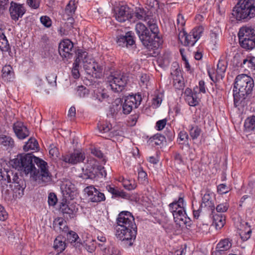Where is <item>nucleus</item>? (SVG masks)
I'll return each instance as SVG.
<instances>
[{
	"mask_svg": "<svg viewBox=\"0 0 255 255\" xmlns=\"http://www.w3.org/2000/svg\"><path fill=\"white\" fill-rule=\"evenodd\" d=\"M9 163L13 168L25 175L29 174L35 181L47 183L52 180L47 162L31 153L19 154L10 160Z\"/></svg>",
	"mask_w": 255,
	"mask_h": 255,
	"instance_id": "1",
	"label": "nucleus"
},
{
	"mask_svg": "<svg viewBox=\"0 0 255 255\" xmlns=\"http://www.w3.org/2000/svg\"><path fill=\"white\" fill-rule=\"evenodd\" d=\"M115 226V235L119 240L126 242L128 246H132L137 234V227L134 218L128 211L120 212L117 218Z\"/></svg>",
	"mask_w": 255,
	"mask_h": 255,
	"instance_id": "2",
	"label": "nucleus"
},
{
	"mask_svg": "<svg viewBox=\"0 0 255 255\" xmlns=\"http://www.w3.org/2000/svg\"><path fill=\"white\" fill-rule=\"evenodd\" d=\"M147 27L141 22L135 25V31L143 45L149 49H157L161 46L163 40L156 21L150 18L147 21Z\"/></svg>",
	"mask_w": 255,
	"mask_h": 255,
	"instance_id": "3",
	"label": "nucleus"
},
{
	"mask_svg": "<svg viewBox=\"0 0 255 255\" xmlns=\"http://www.w3.org/2000/svg\"><path fill=\"white\" fill-rule=\"evenodd\" d=\"M128 77L120 71L111 72L107 77V82L109 83L111 89L115 92H122L127 84Z\"/></svg>",
	"mask_w": 255,
	"mask_h": 255,
	"instance_id": "4",
	"label": "nucleus"
},
{
	"mask_svg": "<svg viewBox=\"0 0 255 255\" xmlns=\"http://www.w3.org/2000/svg\"><path fill=\"white\" fill-rule=\"evenodd\" d=\"M142 101L141 96L139 94L129 95L127 96L123 105V112L124 114H129L133 108H137Z\"/></svg>",
	"mask_w": 255,
	"mask_h": 255,
	"instance_id": "5",
	"label": "nucleus"
},
{
	"mask_svg": "<svg viewBox=\"0 0 255 255\" xmlns=\"http://www.w3.org/2000/svg\"><path fill=\"white\" fill-rule=\"evenodd\" d=\"M73 42L69 39L62 40L59 44L58 51L63 58L67 60L71 58L75 53Z\"/></svg>",
	"mask_w": 255,
	"mask_h": 255,
	"instance_id": "6",
	"label": "nucleus"
},
{
	"mask_svg": "<svg viewBox=\"0 0 255 255\" xmlns=\"http://www.w3.org/2000/svg\"><path fill=\"white\" fill-rule=\"evenodd\" d=\"M254 86L253 79L246 74H240V93L244 96L250 94Z\"/></svg>",
	"mask_w": 255,
	"mask_h": 255,
	"instance_id": "7",
	"label": "nucleus"
},
{
	"mask_svg": "<svg viewBox=\"0 0 255 255\" xmlns=\"http://www.w3.org/2000/svg\"><path fill=\"white\" fill-rule=\"evenodd\" d=\"M202 32V27L195 28L189 34L183 31L182 37L185 38V45L193 46L197 40L200 38Z\"/></svg>",
	"mask_w": 255,
	"mask_h": 255,
	"instance_id": "8",
	"label": "nucleus"
},
{
	"mask_svg": "<svg viewBox=\"0 0 255 255\" xmlns=\"http://www.w3.org/2000/svg\"><path fill=\"white\" fill-rule=\"evenodd\" d=\"M84 191L87 194L89 199L92 202H100L106 199L104 194L92 185L86 187Z\"/></svg>",
	"mask_w": 255,
	"mask_h": 255,
	"instance_id": "9",
	"label": "nucleus"
},
{
	"mask_svg": "<svg viewBox=\"0 0 255 255\" xmlns=\"http://www.w3.org/2000/svg\"><path fill=\"white\" fill-rule=\"evenodd\" d=\"M117 42L118 44L122 47L127 48L132 46L135 44L132 32L128 31L125 34H121L117 37Z\"/></svg>",
	"mask_w": 255,
	"mask_h": 255,
	"instance_id": "10",
	"label": "nucleus"
},
{
	"mask_svg": "<svg viewBox=\"0 0 255 255\" xmlns=\"http://www.w3.org/2000/svg\"><path fill=\"white\" fill-rule=\"evenodd\" d=\"M68 201H62L60 203V210L63 213L64 217L67 220L71 219L76 217L78 209L72 205L69 206L67 204Z\"/></svg>",
	"mask_w": 255,
	"mask_h": 255,
	"instance_id": "11",
	"label": "nucleus"
},
{
	"mask_svg": "<svg viewBox=\"0 0 255 255\" xmlns=\"http://www.w3.org/2000/svg\"><path fill=\"white\" fill-rule=\"evenodd\" d=\"M9 11L11 19L17 21L19 17H21L24 14L25 9L22 4L11 1Z\"/></svg>",
	"mask_w": 255,
	"mask_h": 255,
	"instance_id": "12",
	"label": "nucleus"
},
{
	"mask_svg": "<svg viewBox=\"0 0 255 255\" xmlns=\"http://www.w3.org/2000/svg\"><path fill=\"white\" fill-rule=\"evenodd\" d=\"M85 155L82 152L75 151L73 153L62 155V160L66 162L72 164L82 162L85 159Z\"/></svg>",
	"mask_w": 255,
	"mask_h": 255,
	"instance_id": "13",
	"label": "nucleus"
},
{
	"mask_svg": "<svg viewBox=\"0 0 255 255\" xmlns=\"http://www.w3.org/2000/svg\"><path fill=\"white\" fill-rule=\"evenodd\" d=\"M232 247V243L229 239L221 240L217 245L215 251L213 253V255H222L229 250Z\"/></svg>",
	"mask_w": 255,
	"mask_h": 255,
	"instance_id": "14",
	"label": "nucleus"
},
{
	"mask_svg": "<svg viewBox=\"0 0 255 255\" xmlns=\"http://www.w3.org/2000/svg\"><path fill=\"white\" fill-rule=\"evenodd\" d=\"M13 130L18 138L23 139L29 135V131L23 123L17 122L13 125Z\"/></svg>",
	"mask_w": 255,
	"mask_h": 255,
	"instance_id": "15",
	"label": "nucleus"
},
{
	"mask_svg": "<svg viewBox=\"0 0 255 255\" xmlns=\"http://www.w3.org/2000/svg\"><path fill=\"white\" fill-rule=\"evenodd\" d=\"M63 199L62 201L72 200L76 195V192L74 185L71 183L66 184L64 188L62 189Z\"/></svg>",
	"mask_w": 255,
	"mask_h": 255,
	"instance_id": "16",
	"label": "nucleus"
},
{
	"mask_svg": "<svg viewBox=\"0 0 255 255\" xmlns=\"http://www.w3.org/2000/svg\"><path fill=\"white\" fill-rule=\"evenodd\" d=\"M116 19L121 22L126 21L131 18L132 16L129 13V9L128 7L122 5L119 8L118 12L115 15Z\"/></svg>",
	"mask_w": 255,
	"mask_h": 255,
	"instance_id": "17",
	"label": "nucleus"
},
{
	"mask_svg": "<svg viewBox=\"0 0 255 255\" xmlns=\"http://www.w3.org/2000/svg\"><path fill=\"white\" fill-rule=\"evenodd\" d=\"M15 143L13 139L10 136L0 135V147L5 150H10L14 146Z\"/></svg>",
	"mask_w": 255,
	"mask_h": 255,
	"instance_id": "18",
	"label": "nucleus"
},
{
	"mask_svg": "<svg viewBox=\"0 0 255 255\" xmlns=\"http://www.w3.org/2000/svg\"><path fill=\"white\" fill-rule=\"evenodd\" d=\"M255 16V6L240 8V21L247 22Z\"/></svg>",
	"mask_w": 255,
	"mask_h": 255,
	"instance_id": "19",
	"label": "nucleus"
},
{
	"mask_svg": "<svg viewBox=\"0 0 255 255\" xmlns=\"http://www.w3.org/2000/svg\"><path fill=\"white\" fill-rule=\"evenodd\" d=\"M8 167L5 161H0V177H1V180L7 181L9 183L11 182L10 175H12L13 173L8 170Z\"/></svg>",
	"mask_w": 255,
	"mask_h": 255,
	"instance_id": "20",
	"label": "nucleus"
},
{
	"mask_svg": "<svg viewBox=\"0 0 255 255\" xmlns=\"http://www.w3.org/2000/svg\"><path fill=\"white\" fill-rule=\"evenodd\" d=\"M239 48L235 46H232L230 51V55L233 56V58L231 60L232 65L234 68V71H238L239 64Z\"/></svg>",
	"mask_w": 255,
	"mask_h": 255,
	"instance_id": "21",
	"label": "nucleus"
},
{
	"mask_svg": "<svg viewBox=\"0 0 255 255\" xmlns=\"http://www.w3.org/2000/svg\"><path fill=\"white\" fill-rule=\"evenodd\" d=\"M252 230L248 223L240 224V238L243 241L248 240L251 237Z\"/></svg>",
	"mask_w": 255,
	"mask_h": 255,
	"instance_id": "22",
	"label": "nucleus"
},
{
	"mask_svg": "<svg viewBox=\"0 0 255 255\" xmlns=\"http://www.w3.org/2000/svg\"><path fill=\"white\" fill-rule=\"evenodd\" d=\"M86 69L91 70L90 72H88L89 74H92L94 77L99 78L102 76L103 68L97 63L90 64Z\"/></svg>",
	"mask_w": 255,
	"mask_h": 255,
	"instance_id": "23",
	"label": "nucleus"
},
{
	"mask_svg": "<svg viewBox=\"0 0 255 255\" xmlns=\"http://www.w3.org/2000/svg\"><path fill=\"white\" fill-rule=\"evenodd\" d=\"M239 21V0H238L236 5L233 7L231 13L229 15V22L233 25H236Z\"/></svg>",
	"mask_w": 255,
	"mask_h": 255,
	"instance_id": "24",
	"label": "nucleus"
},
{
	"mask_svg": "<svg viewBox=\"0 0 255 255\" xmlns=\"http://www.w3.org/2000/svg\"><path fill=\"white\" fill-rule=\"evenodd\" d=\"M53 227L56 231L67 232L68 230L66 222L61 218H58L55 220L53 222Z\"/></svg>",
	"mask_w": 255,
	"mask_h": 255,
	"instance_id": "25",
	"label": "nucleus"
},
{
	"mask_svg": "<svg viewBox=\"0 0 255 255\" xmlns=\"http://www.w3.org/2000/svg\"><path fill=\"white\" fill-rule=\"evenodd\" d=\"M97 169L93 165H87L84 169L83 168V173L81 177L85 179H94L96 177Z\"/></svg>",
	"mask_w": 255,
	"mask_h": 255,
	"instance_id": "26",
	"label": "nucleus"
},
{
	"mask_svg": "<svg viewBox=\"0 0 255 255\" xmlns=\"http://www.w3.org/2000/svg\"><path fill=\"white\" fill-rule=\"evenodd\" d=\"M240 46L247 50L254 49L255 47V35H252L251 38H243L242 42L240 41Z\"/></svg>",
	"mask_w": 255,
	"mask_h": 255,
	"instance_id": "27",
	"label": "nucleus"
},
{
	"mask_svg": "<svg viewBox=\"0 0 255 255\" xmlns=\"http://www.w3.org/2000/svg\"><path fill=\"white\" fill-rule=\"evenodd\" d=\"M67 240L75 248L78 249L80 250H81L82 243L78 241L80 240V239L75 232L73 231L70 232L67 235Z\"/></svg>",
	"mask_w": 255,
	"mask_h": 255,
	"instance_id": "28",
	"label": "nucleus"
},
{
	"mask_svg": "<svg viewBox=\"0 0 255 255\" xmlns=\"http://www.w3.org/2000/svg\"><path fill=\"white\" fill-rule=\"evenodd\" d=\"M201 207H207L212 211L214 210L215 206L214 202L212 200L211 194L209 193V191H207L202 197V203L201 205Z\"/></svg>",
	"mask_w": 255,
	"mask_h": 255,
	"instance_id": "29",
	"label": "nucleus"
},
{
	"mask_svg": "<svg viewBox=\"0 0 255 255\" xmlns=\"http://www.w3.org/2000/svg\"><path fill=\"white\" fill-rule=\"evenodd\" d=\"M227 62L223 60H219L217 64L216 79H222L227 69Z\"/></svg>",
	"mask_w": 255,
	"mask_h": 255,
	"instance_id": "30",
	"label": "nucleus"
},
{
	"mask_svg": "<svg viewBox=\"0 0 255 255\" xmlns=\"http://www.w3.org/2000/svg\"><path fill=\"white\" fill-rule=\"evenodd\" d=\"M172 215L176 222H179V224L183 223L185 224L186 223L187 218L185 216L186 213L183 207L180 208L179 210Z\"/></svg>",
	"mask_w": 255,
	"mask_h": 255,
	"instance_id": "31",
	"label": "nucleus"
},
{
	"mask_svg": "<svg viewBox=\"0 0 255 255\" xmlns=\"http://www.w3.org/2000/svg\"><path fill=\"white\" fill-rule=\"evenodd\" d=\"M53 247L58 252H62L66 247L65 239L61 236L57 237L54 242Z\"/></svg>",
	"mask_w": 255,
	"mask_h": 255,
	"instance_id": "32",
	"label": "nucleus"
},
{
	"mask_svg": "<svg viewBox=\"0 0 255 255\" xmlns=\"http://www.w3.org/2000/svg\"><path fill=\"white\" fill-rule=\"evenodd\" d=\"M255 35V29L252 28L251 26H242L240 28V39L241 37L243 38H251L252 35Z\"/></svg>",
	"mask_w": 255,
	"mask_h": 255,
	"instance_id": "33",
	"label": "nucleus"
},
{
	"mask_svg": "<svg viewBox=\"0 0 255 255\" xmlns=\"http://www.w3.org/2000/svg\"><path fill=\"white\" fill-rule=\"evenodd\" d=\"M183 205V198L182 197H180L177 201H175L169 204V210L173 214L179 210L180 208H182Z\"/></svg>",
	"mask_w": 255,
	"mask_h": 255,
	"instance_id": "34",
	"label": "nucleus"
},
{
	"mask_svg": "<svg viewBox=\"0 0 255 255\" xmlns=\"http://www.w3.org/2000/svg\"><path fill=\"white\" fill-rule=\"evenodd\" d=\"M225 224V217L222 214H216L213 216V225L216 229H221Z\"/></svg>",
	"mask_w": 255,
	"mask_h": 255,
	"instance_id": "35",
	"label": "nucleus"
},
{
	"mask_svg": "<svg viewBox=\"0 0 255 255\" xmlns=\"http://www.w3.org/2000/svg\"><path fill=\"white\" fill-rule=\"evenodd\" d=\"M0 49L2 51L7 52L10 50L9 45L6 37L0 29Z\"/></svg>",
	"mask_w": 255,
	"mask_h": 255,
	"instance_id": "36",
	"label": "nucleus"
},
{
	"mask_svg": "<svg viewBox=\"0 0 255 255\" xmlns=\"http://www.w3.org/2000/svg\"><path fill=\"white\" fill-rule=\"evenodd\" d=\"M239 78V75H237L235 78L234 88L233 90V97H234V105L235 108H237L239 106V91H238V80Z\"/></svg>",
	"mask_w": 255,
	"mask_h": 255,
	"instance_id": "37",
	"label": "nucleus"
},
{
	"mask_svg": "<svg viewBox=\"0 0 255 255\" xmlns=\"http://www.w3.org/2000/svg\"><path fill=\"white\" fill-rule=\"evenodd\" d=\"M1 72L2 78H5L7 80L10 81L13 77V71L12 67L9 65L3 66Z\"/></svg>",
	"mask_w": 255,
	"mask_h": 255,
	"instance_id": "38",
	"label": "nucleus"
},
{
	"mask_svg": "<svg viewBox=\"0 0 255 255\" xmlns=\"http://www.w3.org/2000/svg\"><path fill=\"white\" fill-rule=\"evenodd\" d=\"M244 128L247 131L255 130V116L248 117L245 121Z\"/></svg>",
	"mask_w": 255,
	"mask_h": 255,
	"instance_id": "39",
	"label": "nucleus"
},
{
	"mask_svg": "<svg viewBox=\"0 0 255 255\" xmlns=\"http://www.w3.org/2000/svg\"><path fill=\"white\" fill-rule=\"evenodd\" d=\"M38 148V143L37 140L34 138H30L28 141L23 146V150L25 151L29 149L36 150Z\"/></svg>",
	"mask_w": 255,
	"mask_h": 255,
	"instance_id": "40",
	"label": "nucleus"
},
{
	"mask_svg": "<svg viewBox=\"0 0 255 255\" xmlns=\"http://www.w3.org/2000/svg\"><path fill=\"white\" fill-rule=\"evenodd\" d=\"M83 247L89 253L94 252L97 247V241L95 240H91L90 241H86L82 243L81 248Z\"/></svg>",
	"mask_w": 255,
	"mask_h": 255,
	"instance_id": "41",
	"label": "nucleus"
},
{
	"mask_svg": "<svg viewBox=\"0 0 255 255\" xmlns=\"http://www.w3.org/2000/svg\"><path fill=\"white\" fill-rule=\"evenodd\" d=\"M74 54H75L77 56L74 63H78L79 64L81 62L83 63L87 62L86 58L88 55V53L86 51H83L81 50L78 49L77 51L75 50V53Z\"/></svg>",
	"mask_w": 255,
	"mask_h": 255,
	"instance_id": "42",
	"label": "nucleus"
},
{
	"mask_svg": "<svg viewBox=\"0 0 255 255\" xmlns=\"http://www.w3.org/2000/svg\"><path fill=\"white\" fill-rule=\"evenodd\" d=\"M171 75L172 76L173 80L174 85L175 86L177 83L179 85L178 88H181L182 87L181 80L182 77L181 75L180 70L177 68L173 72H171Z\"/></svg>",
	"mask_w": 255,
	"mask_h": 255,
	"instance_id": "43",
	"label": "nucleus"
},
{
	"mask_svg": "<svg viewBox=\"0 0 255 255\" xmlns=\"http://www.w3.org/2000/svg\"><path fill=\"white\" fill-rule=\"evenodd\" d=\"M134 16L138 19L143 20L145 21H147L150 18V16L146 15L145 11L143 8H140L136 10Z\"/></svg>",
	"mask_w": 255,
	"mask_h": 255,
	"instance_id": "44",
	"label": "nucleus"
},
{
	"mask_svg": "<svg viewBox=\"0 0 255 255\" xmlns=\"http://www.w3.org/2000/svg\"><path fill=\"white\" fill-rule=\"evenodd\" d=\"M201 129L197 126H191L189 129V134L193 139H197L201 133Z\"/></svg>",
	"mask_w": 255,
	"mask_h": 255,
	"instance_id": "45",
	"label": "nucleus"
},
{
	"mask_svg": "<svg viewBox=\"0 0 255 255\" xmlns=\"http://www.w3.org/2000/svg\"><path fill=\"white\" fill-rule=\"evenodd\" d=\"M76 8L75 0H71L66 6L65 12L69 16H72L74 14Z\"/></svg>",
	"mask_w": 255,
	"mask_h": 255,
	"instance_id": "46",
	"label": "nucleus"
},
{
	"mask_svg": "<svg viewBox=\"0 0 255 255\" xmlns=\"http://www.w3.org/2000/svg\"><path fill=\"white\" fill-rule=\"evenodd\" d=\"M34 86L36 88L37 92H41L43 90L46 91L43 82L39 76H36L34 78Z\"/></svg>",
	"mask_w": 255,
	"mask_h": 255,
	"instance_id": "47",
	"label": "nucleus"
},
{
	"mask_svg": "<svg viewBox=\"0 0 255 255\" xmlns=\"http://www.w3.org/2000/svg\"><path fill=\"white\" fill-rule=\"evenodd\" d=\"M94 97L102 102L106 101L109 97V95L104 90H98L95 93Z\"/></svg>",
	"mask_w": 255,
	"mask_h": 255,
	"instance_id": "48",
	"label": "nucleus"
},
{
	"mask_svg": "<svg viewBox=\"0 0 255 255\" xmlns=\"http://www.w3.org/2000/svg\"><path fill=\"white\" fill-rule=\"evenodd\" d=\"M185 100L190 106H196L199 104V101L197 97V93L193 94V95L191 96L186 97Z\"/></svg>",
	"mask_w": 255,
	"mask_h": 255,
	"instance_id": "49",
	"label": "nucleus"
},
{
	"mask_svg": "<svg viewBox=\"0 0 255 255\" xmlns=\"http://www.w3.org/2000/svg\"><path fill=\"white\" fill-rule=\"evenodd\" d=\"M179 139V144L186 143L188 145V140L189 136L187 133L185 131H181L178 134Z\"/></svg>",
	"mask_w": 255,
	"mask_h": 255,
	"instance_id": "50",
	"label": "nucleus"
},
{
	"mask_svg": "<svg viewBox=\"0 0 255 255\" xmlns=\"http://www.w3.org/2000/svg\"><path fill=\"white\" fill-rule=\"evenodd\" d=\"M247 64L249 67L252 69L255 70V57H249L248 58L245 59L243 61V64L241 66Z\"/></svg>",
	"mask_w": 255,
	"mask_h": 255,
	"instance_id": "51",
	"label": "nucleus"
},
{
	"mask_svg": "<svg viewBox=\"0 0 255 255\" xmlns=\"http://www.w3.org/2000/svg\"><path fill=\"white\" fill-rule=\"evenodd\" d=\"M111 127V125L107 123L101 124L98 126L100 132L102 133H106L110 131Z\"/></svg>",
	"mask_w": 255,
	"mask_h": 255,
	"instance_id": "52",
	"label": "nucleus"
},
{
	"mask_svg": "<svg viewBox=\"0 0 255 255\" xmlns=\"http://www.w3.org/2000/svg\"><path fill=\"white\" fill-rule=\"evenodd\" d=\"M205 10H210L214 5L216 0H199Z\"/></svg>",
	"mask_w": 255,
	"mask_h": 255,
	"instance_id": "53",
	"label": "nucleus"
},
{
	"mask_svg": "<svg viewBox=\"0 0 255 255\" xmlns=\"http://www.w3.org/2000/svg\"><path fill=\"white\" fill-rule=\"evenodd\" d=\"M147 176L146 173L141 169L138 172V180L141 184H146L148 182Z\"/></svg>",
	"mask_w": 255,
	"mask_h": 255,
	"instance_id": "54",
	"label": "nucleus"
},
{
	"mask_svg": "<svg viewBox=\"0 0 255 255\" xmlns=\"http://www.w3.org/2000/svg\"><path fill=\"white\" fill-rule=\"evenodd\" d=\"M113 196L115 197H122L125 199H127L129 197L128 194L117 188L115 189V192H114Z\"/></svg>",
	"mask_w": 255,
	"mask_h": 255,
	"instance_id": "55",
	"label": "nucleus"
},
{
	"mask_svg": "<svg viewBox=\"0 0 255 255\" xmlns=\"http://www.w3.org/2000/svg\"><path fill=\"white\" fill-rule=\"evenodd\" d=\"M255 6L254 0H240V8Z\"/></svg>",
	"mask_w": 255,
	"mask_h": 255,
	"instance_id": "56",
	"label": "nucleus"
},
{
	"mask_svg": "<svg viewBox=\"0 0 255 255\" xmlns=\"http://www.w3.org/2000/svg\"><path fill=\"white\" fill-rule=\"evenodd\" d=\"M154 142L156 145H160L164 142H166V139L164 136L160 134H156L153 136Z\"/></svg>",
	"mask_w": 255,
	"mask_h": 255,
	"instance_id": "57",
	"label": "nucleus"
},
{
	"mask_svg": "<svg viewBox=\"0 0 255 255\" xmlns=\"http://www.w3.org/2000/svg\"><path fill=\"white\" fill-rule=\"evenodd\" d=\"M103 255H121L120 251L115 247L108 248Z\"/></svg>",
	"mask_w": 255,
	"mask_h": 255,
	"instance_id": "58",
	"label": "nucleus"
},
{
	"mask_svg": "<svg viewBox=\"0 0 255 255\" xmlns=\"http://www.w3.org/2000/svg\"><path fill=\"white\" fill-rule=\"evenodd\" d=\"M74 66L71 71L72 76L74 79H78L80 77V73L79 71V65L78 63H73Z\"/></svg>",
	"mask_w": 255,
	"mask_h": 255,
	"instance_id": "59",
	"label": "nucleus"
},
{
	"mask_svg": "<svg viewBox=\"0 0 255 255\" xmlns=\"http://www.w3.org/2000/svg\"><path fill=\"white\" fill-rule=\"evenodd\" d=\"M77 93L80 97H85L89 94V90L86 87L81 86L78 87Z\"/></svg>",
	"mask_w": 255,
	"mask_h": 255,
	"instance_id": "60",
	"label": "nucleus"
},
{
	"mask_svg": "<svg viewBox=\"0 0 255 255\" xmlns=\"http://www.w3.org/2000/svg\"><path fill=\"white\" fill-rule=\"evenodd\" d=\"M48 204L50 206H54L57 202V198L56 194L54 193H50L48 195Z\"/></svg>",
	"mask_w": 255,
	"mask_h": 255,
	"instance_id": "61",
	"label": "nucleus"
},
{
	"mask_svg": "<svg viewBox=\"0 0 255 255\" xmlns=\"http://www.w3.org/2000/svg\"><path fill=\"white\" fill-rule=\"evenodd\" d=\"M40 21L46 27H50L51 26V20L47 16H41L40 17Z\"/></svg>",
	"mask_w": 255,
	"mask_h": 255,
	"instance_id": "62",
	"label": "nucleus"
},
{
	"mask_svg": "<svg viewBox=\"0 0 255 255\" xmlns=\"http://www.w3.org/2000/svg\"><path fill=\"white\" fill-rule=\"evenodd\" d=\"M157 62L159 66L164 68L167 66L169 63V60L163 57H159L157 60Z\"/></svg>",
	"mask_w": 255,
	"mask_h": 255,
	"instance_id": "63",
	"label": "nucleus"
},
{
	"mask_svg": "<svg viewBox=\"0 0 255 255\" xmlns=\"http://www.w3.org/2000/svg\"><path fill=\"white\" fill-rule=\"evenodd\" d=\"M229 190V188L225 184H221L217 187L218 192L221 194H225Z\"/></svg>",
	"mask_w": 255,
	"mask_h": 255,
	"instance_id": "64",
	"label": "nucleus"
}]
</instances>
